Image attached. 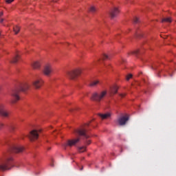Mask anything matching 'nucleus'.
<instances>
[{
	"label": "nucleus",
	"instance_id": "1",
	"mask_svg": "<svg viewBox=\"0 0 176 176\" xmlns=\"http://www.w3.org/2000/svg\"><path fill=\"white\" fill-rule=\"evenodd\" d=\"M107 94H108V91L107 90H102L100 92H94L91 94V100L92 101H96L97 102H100V101H102L104 97H107Z\"/></svg>",
	"mask_w": 176,
	"mask_h": 176
},
{
	"label": "nucleus",
	"instance_id": "2",
	"mask_svg": "<svg viewBox=\"0 0 176 176\" xmlns=\"http://www.w3.org/2000/svg\"><path fill=\"white\" fill-rule=\"evenodd\" d=\"M82 68L77 67L71 70L66 72V76L69 78V79L74 80L76 76H79L80 74H82Z\"/></svg>",
	"mask_w": 176,
	"mask_h": 176
},
{
	"label": "nucleus",
	"instance_id": "3",
	"mask_svg": "<svg viewBox=\"0 0 176 176\" xmlns=\"http://www.w3.org/2000/svg\"><path fill=\"white\" fill-rule=\"evenodd\" d=\"M43 83H45V81L42 78H37L32 81V85L36 90H39L43 86Z\"/></svg>",
	"mask_w": 176,
	"mask_h": 176
},
{
	"label": "nucleus",
	"instance_id": "4",
	"mask_svg": "<svg viewBox=\"0 0 176 176\" xmlns=\"http://www.w3.org/2000/svg\"><path fill=\"white\" fill-rule=\"evenodd\" d=\"M52 72H53V67H52V65L47 64L44 66L43 69V75H45V76H50Z\"/></svg>",
	"mask_w": 176,
	"mask_h": 176
},
{
	"label": "nucleus",
	"instance_id": "5",
	"mask_svg": "<svg viewBox=\"0 0 176 176\" xmlns=\"http://www.w3.org/2000/svg\"><path fill=\"white\" fill-rule=\"evenodd\" d=\"M41 133V130H36L33 129L30 133H29L28 138L31 141H35V140H38L39 137V133Z\"/></svg>",
	"mask_w": 176,
	"mask_h": 176
},
{
	"label": "nucleus",
	"instance_id": "6",
	"mask_svg": "<svg viewBox=\"0 0 176 176\" xmlns=\"http://www.w3.org/2000/svg\"><path fill=\"white\" fill-rule=\"evenodd\" d=\"M129 121V116H124L118 118L116 123L118 126H124Z\"/></svg>",
	"mask_w": 176,
	"mask_h": 176
},
{
	"label": "nucleus",
	"instance_id": "7",
	"mask_svg": "<svg viewBox=\"0 0 176 176\" xmlns=\"http://www.w3.org/2000/svg\"><path fill=\"white\" fill-rule=\"evenodd\" d=\"M0 115L4 118L9 116V113L6 110V105L5 104H0Z\"/></svg>",
	"mask_w": 176,
	"mask_h": 176
},
{
	"label": "nucleus",
	"instance_id": "8",
	"mask_svg": "<svg viewBox=\"0 0 176 176\" xmlns=\"http://www.w3.org/2000/svg\"><path fill=\"white\" fill-rule=\"evenodd\" d=\"M11 96L12 97L11 100V104H16V102L20 100V96H19L17 91H12Z\"/></svg>",
	"mask_w": 176,
	"mask_h": 176
},
{
	"label": "nucleus",
	"instance_id": "9",
	"mask_svg": "<svg viewBox=\"0 0 176 176\" xmlns=\"http://www.w3.org/2000/svg\"><path fill=\"white\" fill-rule=\"evenodd\" d=\"M80 139L76 138L74 140H67L65 144H63V146L65 148V146H74V145H76L78 144V142L80 141Z\"/></svg>",
	"mask_w": 176,
	"mask_h": 176
},
{
	"label": "nucleus",
	"instance_id": "10",
	"mask_svg": "<svg viewBox=\"0 0 176 176\" xmlns=\"http://www.w3.org/2000/svg\"><path fill=\"white\" fill-rule=\"evenodd\" d=\"M120 13V10H119V8L118 7H113L110 10V16L111 19H115V17H117L118 14Z\"/></svg>",
	"mask_w": 176,
	"mask_h": 176
},
{
	"label": "nucleus",
	"instance_id": "11",
	"mask_svg": "<svg viewBox=\"0 0 176 176\" xmlns=\"http://www.w3.org/2000/svg\"><path fill=\"white\" fill-rule=\"evenodd\" d=\"M10 166H12V164H10V162H6L2 165H0V170H2L3 171H5L6 170H10V168H12Z\"/></svg>",
	"mask_w": 176,
	"mask_h": 176
},
{
	"label": "nucleus",
	"instance_id": "12",
	"mask_svg": "<svg viewBox=\"0 0 176 176\" xmlns=\"http://www.w3.org/2000/svg\"><path fill=\"white\" fill-rule=\"evenodd\" d=\"M31 67L33 69H39L41 68V61L35 60L31 64Z\"/></svg>",
	"mask_w": 176,
	"mask_h": 176
},
{
	"label": "nucleus",
	"instance_id": "13",
	"mask_svg": "<svg viewBox=\"0 0 176 176\" xmlns=\"http://www.w3.org/2000/svg\"><path fill=\"white\" fill-rule=\"evenodd\" d=\"M118 90H119V87H118V85H113L110 87V94L114 96V94L118 93Z\"/></svg>",
	"mask_w": 176,
	"mask_h": 176
},
{
	"label": "nucleus",
	"instance_id": "14",
	"mask_svg": "<svg viewBox=\"0 0 176 176\" xmlns=\"http://www.w3.org/2000/svg\"><path fill=\"white\" fill-rule=\"evenodd\" d=\"M21 55L20 54V53L16 52L15 54V56L10 60V62L14 64L17 63V61H19V59L21 58Z\"/></svg>",
	"mask_w": 176,
	"mask_h": 176
},
{
	"label": "nucleus",
	"instance_id": "15",
	"mask_svg": "<svg viewBox=\"0 0 176 176\" xmlns=\"http://www.w3.org/2000/svg\"><path fill=\"white\" fill-rule=\"evenodd\" d=\"M13 151L14 152H15V153H20L21 152H23V151H24V147L21 146H14Z\"/></svg>",
	"mask_w": 176,
	"mask_h": 176
},
{
	"label": "nucleus",
	"instance_id": "16",
	"mask_svg": "<svg viewBox=\"0 0 176 176\" xmlns=\"http://www.w3.org/2000/svg\"><path fill=\"white\" fill-rule=\"evenodd\" d=\"M30 87L28 86V84L27 83H23V84H21L19 87V90L20 91H25L26 90H28V88Z\"/></svg>",
	"mask_w": 176,
	"mask_h": 176
},
{
	"label": "nucleus",
	"instance_id": "17",
	"mask_svg": "<svg viewBox=\"0 0 176 176\" xmlns=\"http://www.w3.org/2000/svg\"><path fill=\"white\" fill-rule=\"evenodd\" d=\"M99 116L101 118V119H109L111 116H112V114L111 113H107L104 114H99Z\"/></svg>",
	"mask_w": 176,
	"mask_h": 176
},
{
	"label": "nucleus",
	"instance_id": "18",
	"mask_svg": "<svg viewBox=\"0 0 176 176\" xmlns=\"http://www.w3.org/2000/svg\"><path fill=\"white\" fill-rule=\"evenodd\" d=\"M97 85H100V80H95L92 82H91V83L89 84V86H97Z\"/></svg>",
	"mask_w": 176,
	"mask_h": 176
},
{
	"label": "nucleus",
	"instance_id": "19",
	"mask_svg": "<svg viewBox=\"0 0 176 176\" xmlns=\"http://www.w3.org/2000/svg\"><path fill=\"white\" fill-rule=\"evenodd\" d=\"M14 32L17 34L19 32H20V27L18 25H15L13 28Z\"/></svg>",
	"mask_w": 176,
	"mask_h": 176
},
{
	"label": "nucleus",
	"instance_id": "20",
	"mask_svg": "<svg viewBox=\"0 0 176 176\" xmlns=\"http://www.w3.org/2000/svg\"><path fill=\"white\" fill-rule=\"evenodd\" d=\"M172 20L170 17L168 18H165L164 19H162V23H171Z\"/></svg>",
	"mask_w": 176,
	"mask_h": 176
},
{
	"label": "nucleus",
	"instance_id": "21",
	"mask_svg": "<svg viewBox=\"0 0 176 176\" xmlns=\"http://www.w3.org/2000/svg\"><path fill=\"white\" fill-rule=\"evenodd\" d=\"M78 134H80V135H85L87 138V136H86V131L85 130L78 131Z\"/></svg>",
	"mask_w": 176,
	"mask_h": 176
},
{
	"label": "nucleus",
	"instance_id": "22",
	"mask_svg": "<svg viewBox=\"0 0 176 176\" xmlns=\"http://www.w3.org/2000/svg\"><path fill=\"white\" fill-rule=\"evenodd\" d=\"M85 151H86V146H82L78 148V152H80V153Z\"/></svg>",
	"mask_w": 176,
	"mask_h": 176
},
{
	"label": "nucleus",
	"instance_id": "23",
	"mask_svg": "<svg viewBox=\"0 0 176 176\" xmlns=\"http://www.w3.org/2000/svg\"><path fill=\"white\" fill-rule=\"evenodd\" d=\"M102 60H108L109 58V56L107 54H103L102 56Z\"/></svg>",
	"mask_w": 176,
	"mask_h": 176
},
{
	"label": "nucleus",
	"instance_id": "24",
	"mask_svg": "<svg viewBox=\"0 0 176 176\" xmlns=\"http://www.w3.org/2000/svg\"><path fill=\"white\" fill-rule=\"evenodd\" d=\"M89 12H91V13H94V12H96V7L94 6H91L89 8Z\"/></svg>",
	"mask_w": 176,
	"mask_h": 176
},
{
	"label": "nucleus",
	"instance_id": "25",
	"mask_svg": "<svg viewBox=\"0 0 176 176\" xmlns=\"http://www.w3.org/2000/svg\"><path fill=\"white\" fill-rule=\"evenodd\" d=\"M133 78V74H128L126 77V80H130Z\"/></svg>",
	"mask_w": 176,
	"mask_h": 176
},
{
	"label": "nucleus",
	"instance_id": "26",
	"mask_svg": "<svg viewBox=\"0 0 176 176\" xmlns=\"http://www.w3.org/2000/svg\"><path fill=\"white\" fill-rule=\"evenodd\" d=\"M4 126H5V124H3V122H0V130L1 129H3Z\"/></svg>",
	"mask_w": 176,
	"mask_h": 176
},
{
	"label": "nucleus",
	"instance_id": "27",
	"mask_svg": "<svg viewBox=\"0 0 176 176\" xmlns=\"http://www.w3.org/2000/svg\"><path fill=\"white\" fill-rule=\"evenodd\" d=\"M133 20H134V23H138L140 19H138V17H135Z\"/></svg>",
	"mask_w": 176,
	"mask_h": 176
},
{
	"label": "nucleus",
	"instance_id": "28",
	"mask_svg": "<svg viewBox=\"0 0 176 176\" xmlns=\"http://www.w3.org/2000/svg\"><path fill=\"white\" fill-rule=\"evenodd\" d=\"M13 1H14V0H6L7 3H12V2H13Z\"/></svg>",
	"mask_w": 176,
	"mask_h": 176
},
{
	"label": "nucleus",
	"instance_id": "29",
	"mask_svg": "<svg viewBox=\"0 0 176 176\" xmlns=\"http://www.w3.org/2000/svg\"><path fill=\"white\" fill-rule=\"evenodd\" d=\"M125 96H126V94H120V96L122 97V98L124 97Z\"/></svg>",
	"mask_w": 176,
	"mask_h": 176
},
{
	"label": "nucleus",
	"instance_id": "30",
	"mask_svg": "<svg viewBox=\"0 0 176 176\" xmlns=\"http://www.w3.org/2000/svg\"><path fill=\"white\" fill-rule=\"evenodd\" d=\"M3 19L0 17V23H3Z\"/></svg>",
	"mask_w": 176,
	"mask_h": 176
},
{
	"label": "nucleus",
	"instance_id": "31",
	"mask_svg": "<svg viewBox=\"0 0 176 176\" xmlns=\"http://www.w3.org/2000/svg\"><path fill=\"white\" fill-rule=\"evenodd\" d=\"M2 16H3V12H0V17H2Z\"/></svg>",
	"mask_w": 176,
	"mask_h": 176
},
{
	"label": "nucleus",
	"instance_id": "32",
	"mask_svg": "<svg viewBox=\"0 0 176 176\" xmlns=\"http://www.w3.org/2000/svg\"><path fill=\"white\" fill-rule=\"evenodd\" d=\"M87 144H88V145H89V144H90V140H89V141L87 142Z\"/></svg>",
	"mask_w": 176,
	"mask_h": 176
}]
</instances>
